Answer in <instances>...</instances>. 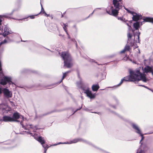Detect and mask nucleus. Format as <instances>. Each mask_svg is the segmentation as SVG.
<instances>
[{"mask_svg": "<svg viewBox=\"0 0 153 153\" xmlns=\"http://www.w3.org/2000/svg\"><path fill=\"white\" fill-rule=\"evenodd\" d=\"M20 124L22 126V127L25 129L29 130L30 128H31L33 129L34 132H35L36 130L39 129L37 128V126H33L31 125L27 124H26L25 125H24L22 121L21 122Z\"/></svg>", "mask_w": 153, "mask_h": 153, "instance_id": "nucleus-5", "label": "nucleus"}, {"mask_svg": "<svg viewBox=\"0 0 153 153\" xmlns=\"http://www.w3.org/2000/svg\"><path fill=\"white\" fill-rule=\"evenodd\" d=\"M10 33L9 29L7 26H4V29L0 27V34L3 35L4 37Z\"/></svg>", "mask_w": 153, "mask_h": 153, "instance_id": "nucleus-6", "label": "nucleus"}, {"mask_svg": "<svg viewBox=\"0 0 153 153\" xmlns=\"http://www.w3.org/2000/svg\"><path fill=\"white\" fill-rule=\"evenodd\" d=\"M79 141H82V142H85V141L84 140H82V139L81 138H77V139H75L73 140L72 141H71L70 142H67L66 143H58L57 144H54L53 146H56L57 145L59 144H71L73 143H76Z\"/></svg>", "mask_w": 153, "mask_h": 153, "instance_id": "nucleus-9", "label": "nucleus"}, {"mask_svg": "<svg viewBox=\"0 0 153 153\" xmlns=\"http://www.w3.org/2000/svg\"><path fill=\"white\" fill-rule=\"evenodd\" d=\"M129 29H130V28L131 27H130V26H129Z\"/></svg>", "mask_w": 153, "mask_h": 153, "instance_id": "nucleus-44", "label": "nucleus"}, {"mask_svg": "<svg viewBox=\"0 0 153 153\" xmlns=\"http://www.w3.org/2000/svg\"><path fill=\"white\" fill-rule=\"evenodd\" d=\"M140 39H128L127 41L128 44L130 46H133L134 48L138 47V45L140 44Z\"/></svg>", "mask_w": 153, "mask_h": 153, "instance_id": "nucleus-4", "label": "nucleus"}, {"mask_svg": "<svg viewBox=\"0 0 153 153\" xmlns=\"http://www.w3.org/2000/svg\"><path fill=\"white\" fill-rule=\"evenodd\" d=\"M43 8L42 7V10H41V11L40 12V13H44V11H43Z\"/></svg>", "mask_w": 153, "mask_h": 153, "instance_id": "nucleus-37", "label": "nucleus"}, {"mask_svg": "<svg viewBox=\"0 0 153 153\" xmlns=\"http://www.w3.org/2000/svg\"><path fill=\"white\" fill-rule=\"evenodd\" d=\"M3 88H1L0 87V94H1L2 92H3Z\"/></svg>", "mask_w": 153, "mask_h": 153, "instance_id": "nucleus-30", "label": "nucleus"}, {"mask_svg": "<svg viewBox=\"0 0 153 153\" xmlns=\"http://www.w3.org/2000/svg\"><path fill=\"white\" fill-rule=\"evenodd\" d=\"M3 93L4 97L9 98L12 97L13 94L11 91L6 88L3 89Z\"/></svg>", "mask_w": 153, "mask_h": 153, "instance_id": "nucleus-7", "label": "nucleus"}, {"mask_svg": "<svg viewBox=\"0 0 153 153\" xmlns=\"http://www.w3.org/2000/svg\"><path fill=\"white\" fill-rule=\"evenodd\" d=\"M129 75L126 76L123 79L126 81L134 82L142 80L144 82H146L147 79L146 75L140 72L139 70H129Z\"/></svg>", "mask_w": 153, "mask_h": 153, "instance_id": "nucleus-1", "label": "nucleus"}, {"mask_svg": "<svg viewBox=\"0 0 153 153\" xmlns=\"http://www.w3.org/2000/svg\"><path fill=\"white\" fill-rule=\"evenodd\" d=\"M33 137L40 143H43L44 142L43 138L41 136H38L37 134H35L33 135Z\"/></svg>", "mask_w": 153, "mask_h": 153, "instance_id": "nucleus-14", "label": "nucleus"}, {"mask_svg": "<svg viewBox=\"0 0 153 153\" xmlns=\"http://www.w3.org/2000/svg\"><path fill=\"white\" fill-rule=\"evenodd\" d=\"M142 25V23L137 22L134 23L133 24L134 27L136 30L138 29L140 27V25Z\"/></svg>", "mask_w": 153, "mask_h": 153, "instance_id": "nucleus-20", "label": "nucleus"}, {"mask_svg": "<svg viewBox=\"0 0 153 153\" xmlns=\"http://www.w3.org/2000/svg\"><path fill=\"white\" fill-rule=\"evenodd\" d=\"M10 102H11V103H12V102H11V101H10Z\"/></svg>", "mask_w": 153, "mask_h": 153, "instance_id": "nucleus-45", "label": "nucleus"}, {"mask_svg": "<svg viewBox=\"0 0 153 153\" xmlns=\"http://www.w3.org/2000/svg\"><path fill=\"white\" fill-rule=\"evenodd\" d=\"M124 81L123 79H122L120 82L117 85L118 86H120L123 83V81Z\"/></svg>", "mask_w": 153, "mask_h": 153, "instance_id": "nucleus-27", "label": "nucleus"}, {"mask_svg": "<svg viewBox=\"0 0 153 153\" xmlns=\"http://www.w3.org/2000/svg\"><path fill=\"white\" fill-rule=\"evenodd\" d=\"M76 47H77V44L76 43Z\"/></svg>", "mask_w": 153, "mask_h": 153, "instance_id": "nucleus-43", "label": "nucleus"}, {"mask_svg": "<svg viewBox=\"0 0 153 153\" xmlns=\"http://www.w3.org/2000/svg\"><path fill=\"white\" fill-rule=\"evenodd\" d=\"M147 149V146L145 144H141V146L136 153H145V152Z\"/></svg>", "mask_w": 153, "mask_h": 153, "instance_id": "nucleus-11", "label": "nucleus"}, {"mask_svg": "<svg viewBox=\"0 0 153 153\" xmlns=\"http://www.w3.org/2000/svg\"><path fill=\"white\" fill-rule=\"evenodd\" d=\"M121 0H119V1L117 0H113V4L114 6V7L115 8L117 9L118 10H112V12L111 13H110L108 11L107 12L110 15H112L114 16H115L117 15L118 11L120 9V5L119 3V1H121Z\"/></svg>", "mask_w": 153, "mask_h": 153, "instance_id": "nucleus-3", "label": "nucleus"}, {"mask_svg": "<svg viewBox=\"0 0 153 153\" xmlns=\"http://www.w3.org/2000/svg\"><path fill=\"white\" fill-rule=\"evenodd\" d=\"M124 81L123 79H122L120 82L117 85L118 86H120L123 83V81Z\"/></svg>", "mask_w": 153, "mask_h": 153, "instance_id": "nucleus-26", "label": "nucleus"}, {"mask_svg": "<svg viewBox=\"0 0 153 153\" xmlns=\"http://www.w3.org/2000/svg\"><path fill=\"white\" fill-rule=\"evenodd\" d=\"M152 69V67L149 66L145 67L144 68V71L146 73L151 72Z\"/></svg>", "mask_w": 153, "mask_h": 153, "instance_id": "nucleus-17", "label": "nucleus"}, {"mask_svg": "<svg viewBox=\"0 0 153 153\" xmlns=\"http://www.w3.org/2000/svg\"><path fill=\"white\" fill-rule=\"evenodd\" d=\"M1 19H0V25L1 24Z\"/></svg>", "mask_w": 153, "mask_h": 153, "instance_id": "nucleus-41", "label": "nucleus"}, {"mask_svg": "<svg viewBox=\"0 0 153 153\" xmlns=\"http://www.w3.org/2000/svg\"><path fill=\"white\" fill-rule=\"evenodd\" d=\"M48 49V50H49V51H51L50 50H49V49Z\"/></svg>", "mask_w": 153, "mask_h": 153, "instance_id": "nucleus-47", "label": "nucleus"}, {"mask_svg": "<svg viewBox=\"0 0 153 153\" xmlns=\"http://www.w3.org/2000/svg\"><path fill=\"white\" fill-rule=\"evenodd\" d=\"M84 93L86 94L87 97L90 99H93L95 97V95L94 94H93L91 91L89 90V88L88 87L85 89Z\"/></svg>", "mask_w": 153, "mask_h": 153, "instance_id": "nucleus-8", "label": "nucleus"}, {"mask_svg": "<svg viewBox=\"0 0 153 153\" xmlns=\"http://www.w3.org/2000/svg\"><path fill=\"white\" fill-rule=\"evenodd\" d=\"M143 22H150L153 23V18L146 17L143 19Z\"/></svg>", "mask_w": 153, "mask_h": 153, "instance_id": "nucleus-21", "label": "nucleus"}, {"mask_svg": "<svg viewBox=\"0 0 153 153\" xmlns=\"http://www.w3.org/2000/svg\"><path fill=\"white\" fill-rule=\"evenodd\" d=\"M43 10L44 11V13L45 16H46L47 17H48L49 16V15L47 14L45 12L44 9H43Z\"/></svg>", "mask_w": 153, "mask_h": 153, "instance_id": "nucleus-32", "label": "nucleus"}, {"mask_svg": "<svg viewBox=\"0 0 153 153\" xmlns=\"http://www.w3.org/2000/svg\"><path fill=\"white\" fill-rule=\"evenodd\" d=\"M67 26V25H66L65 24H63V28L64 29V30L66 31V27Z\"/></svg>", "mask_w": 153, "mask_h": 153, "instance_id": "nucleus-28", "label": "nucleus"}, {"mask_svg": "<svg viewBox=\"0 0 153 153\" xmlns=\"http://www.w3.org/2000/svg\"><path fill=\"white\" fill-rule=\"evenodd\" d=\"M21 39V42H26V41L22 40V39Z\"/></svg>", "mask_w": 153, "mask_h": 153, "instance_id": "nucleus-39", "label": "nucleus"}, {"mask_svg": "<svg viewBox=\"0 0 153 153\" xmlns=\"http://www.w3.org/2000/svg\"><path fill=\"white\" fill-rule=\"evenodd\" d=\"M126 10H127L129 13L132 14L133 16L132 19L133 20L136 21H137L140 19H141L142 16L140 15H139L138 14H137L136 13H134V12L132 11H129L127 9H126Z\"/></svg>", "mask_w": 153, "mask_h": 153, "instance_id": "nucleus-12", "label": "nucleus"}, {"mask_svg": "<svg viewBox=\"0 0 153 153\" xmlns=\"http://www.w3.org/2000/svg\"><path fill=\"white\" fill-rule=\"evenodd\" d=\"M93 113H96L95 112H93Z\"/></svg>", "mask_w": 153, "mask_h": 153, "instance_id": "nucleus-48", "label": "nucleus"}, {"mask_svg": "<svg viewBox=\"0 0 153 153\" xmlns=\"http://www.w3.org/2000/svg\"><path fill=\"white\" fill-rule=\"evenodd\" d=\"M90 61L91 62H95V61H94V60L93 59H90Z\"/></svg>", "mask_w": 153, "mask_h": 153, "instance_id": "nucleus-36", "label": "nucleus"}, {"mask_svg": "<svg viewBox=\"0 0 153 153\" xmlns=\"http://www.w3.org/2000/svg\"><path fill=\"white\" fill-rule=\"evenodd\" d=\"M130 49V48L129 45H126L124 49L120 51V53H123L126 51H129Z\"/></svg>", "mask_w": 153, "mask_h": 153, "instance_id": "nucleus-19", "label": "nucleus"}, {"mask_svg": "<svg viewBox=\"0 0 153 153\" xmlns=\"http://www.w3.org/2000/svg\"><path fill=\"white\" fill-rule=\"evenodd\" d=\"M61 57L64 61V66L67 68H70L72 65V59L70 54L68 52H62L61 55Z\"/></svg>", "mask_w": 153, "mask_h": 153, "instance_id": "nucleus-2", "label": "nucleus"}, {"mask_svg": "<svg viewBox=\"0 0 153 153\" xmlns=\"http://www.w3.org/2000/svg\"><path fill=\"white\" fill-rule=\"evenodd\" d=\"M43 140L44 141V142L43 143H41V144H42V146L44 148V149L46 148H47V149H48L49 147V146L47 144H45V141L44 139H43Z\"/></svg>", "mask_w": 153, "mask_h": 153, "instance_id": "nucleus-22", "label": "nucleus"}, {"mask_svg": "<svg viewBox=\"0 0 153 153\" xmlns=\"http://www.w3.org/2000/svg\"><path fill=\"white\" fill-rule=\"evenodd\" d=\"M149 133V134H151V133Z\"/></svg>", "mask_w": 153, "mask_h": 153, "instance_id": "nucleus-46", "label": "nucleus"}, {"mask_svg": "<svg viewBox=\"0 0 153 153\" xmlns=\"http://www.w3.org/2000/svg\"><path fill=\"white\" fill-rule=\"evenodd\" d=\"M138 86H142V87H144L146 88H147L150 90L151 91L153 92V91H152V90H151L149 88L147 87H146V86H145L144 85H140L139 84V83H138Z\"/></svg>", "mask_w": 153, "mask_h": 153, "instance_id": "nucleus-25", "label": "nucleus"}, {"mask_svg": "<svg viewBox=\"0 0 153 153\" xmlns=\"http://www.w3.org/2000/svg\"><path fill=\"white\" fill-rule=\"evenodd\" d=\"M1 120L5 122H19L18 120H14L12 117L9 116H4L3 117V119Z\"/></svg>", "mask_w": 153, "mask_h": 153, "instance_id": "nucleus-13", "label": "nucleus"}, {"mask_svg": "<svg viewBox=\"0 0 153 153\" xmlns=\"http://www.w3.org/2000/svg\"><path fill=\"white\" fill-rule=\"evenodd\" d=\"M85 110H86V111H88V109L87 108H86V109H85Z\"/></svg>", "mask_w": 153, "mask_h": 153, "instance_id": "nucleus-42", "label": "nucleus"}, {"mask_svg": "<svg viewBox=\"0 0 153 153\" xmlns=\"http://www.w3.org/2000/svg\"><path fill=\"white\" fill-rule=\"evenodd\" d=\"M140 32H138L137 33V34H136L134 35V36L135 38H139V35H140Z\"/></svg>", "mask_w": 153, "mask_h": 153, "instance_id": "nucleus-24", "label": "nucleus"}, {"mask_svg": "<svg viewBox=\"0 0 153 153\" xmlns=\"http://www.w3.org/2000/svg\"><path fill=\"white\" fill-rule=\"evenodd\" d=\"M48 149H47V148L44 149V153H46V152Z\"/></svg>", "mask_w": 153, "mask_h": 153, "instance_id": "nucleus-33", "label": "nucleus"}, {"mask_svg": "<svg viewBox=\"0 0 153 153\" xmlns=\"http://www.w3.org/2000/svg\"><path fill=\"white\" fill-rule=\"evenodd\" d=\"M81 108V107L80 108H79V109H77V110H76L75 111V112L76 111H77V110H80V109Z\"/></svg>", "mask_w": 153, "mask_h": 153, "instance_id": "nucleus-40", "label": "nucleus"}, {"mask_svg": "<svg viewBox=\"0 0 153 153\" xmlns=\"http://www.w3.org/2000/svg\"><path fill=\"white\" fill-rule=\"evenodd\" d=\"M128 37L129 38H131L132 37V35L129 33L128 34Z\"/></svg>", "mask_w": 153, "mask_h": 153, "instance_id": "nucleus-31", "label": "nucleus"}, {"mask_svg": "<svg viewBox=\"0 0 153 153\" xmlns=\"http://www.w3.org/2000/svg\"><path fill=\"white\" fill-rule=\"evenodd\" d=\"M27 132V134H30L32 136L33 135L32 133L30 132Z\"/></svg>", "mask_w": 153, "mask_h": 153, "instance_id": "nucleus-34", "label": "nucleus"}, {"mask_svg": "<svg viewBox=\"0 0 153 153\" xmlns=\"http://www.w3.org/2000/svg\"><path fill=\"white\" fill-rule=\"evenodd\" d=\"M21 117H22L23 120H24V117L20 115L18 112H15L13 114L12 118H13L14 120H17V119L20 118Z\"/></svg>", "mask_w": 153, "mask_h": 153, "instance_id": "nucleus-15", "label": "nucleus"}, {"mask_svg": "<svg viewBox=\"0 0 153 153\" xmlns=\"http://www.w3.org/2000/svg\"><path fill=\"white\" fill-rule=\"evenodd\" d=\"M30 17L31 19H33L34 18V16H30Z\"/></svg>", "mask_w": 153, "mask_h": 153, "instance_id": "nucleus-35", "label": "nucleus"}, {"mask_svg": "<svg viewBox=\"0 0 153 153\" xmlns=\"http://www.w3.org/2000/svg\"><path fill=\"white\" fill-rule=\"evenodd\" d=\"M93 91H97L100 88L98 84L93 85L91 87Z\"/></svg>", "mask_w": 153, "mask_h": 153, "instance_id": "nucleus-18", "label": "nucleus"}, {"mask_svg": "<svg viewBox=\"0 0 153 153\" xmlns=\"http://www.w3.org/2000/svg\"><path fill=\"white\" fill-rule=\"evenodd\" d=\"M150 73H152V75H153V69H152V71H151Z\"/></svg>", "mask_w": 153, "mask_h": 153, "instance_id": "nucleus-38", "label": "nucleus"}, {"mask_svg": "<svg viewBox=\"0 0 153 153\" xmlns=\"http://www.w3.org/2000/svg\"><path fill=\"white\" fill-rule=\"evenodd\" d=\"M77 86L79 88H81L82 90H85V88L84 87V85L81 80H80L79 82H77Z\"/></svg>", "mask_w": 153, "mask_h": 153, "instance_id": "nucleus-16", "label": "nucleus"}, {"mask_svg": "<svg viewBox=\"0 0 153 153\" xmlns=\"http://www.w3.org/2000/svg\"><path fill=\"white\" fill-rule=\"evenodd\" d=\"M0 105H4L2 106V107H4V108H0V109H4L6 107V104H1Z\"/></svg>", "mask_w": 153, "mask_h": 153, "instance_id": "nucleus-29", "label": "nucleus"}, {"mask_svg": "<svg viewBox=\"0 0 153 153\" xmlns=\"http://www.w3.org/2000/svg\"><path fill=\"white\" fill-rule=\"evenodd\" d=\"M70 72V71H67V72H65V73H63V76H62V79L61 80L60 82H59V83H61L63 79L66 76L67 73Z\"/></svg>", "mask_w": 153, "mask_h": 153, "instance_id": "nucleus-23", "label": "nucleus"}, {"mask_svg": "<svg viewBox=\"0 0 153 153\" xmlns=\"http://www.w3.org/2000/svg\"><path fill=\"white\" fill-rule=\"evenodd\" d=\"M132 126L133 127V128L136 130L135 132L137 134H139L141 136V139L140 140V142L144 138V137L143 136V134L141 133V131L139 128V127L135 124H132Z\"/></svg>", "mask_w": 153, "mask_h": 153, "instance_id": "nucleus-10", "label": "nucleus"}]
</instances>
